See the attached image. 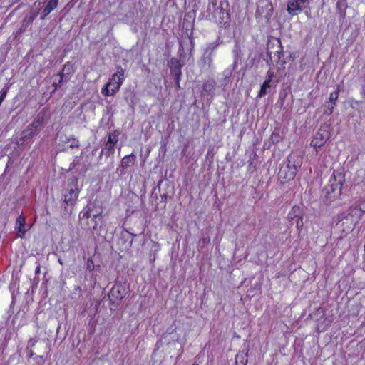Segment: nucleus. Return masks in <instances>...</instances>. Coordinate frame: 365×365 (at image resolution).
Wrapping results in <instances>:
<instances>
[{"label": "nucleus", "instance_id": "obj_43", "mask_svg": "<svg viewBox=\"0 0 365 365\" xmlns=\"http://www.w3.org/2000/svg\"><path fill=\"white\" fill-rule=\"evenodd\" d=\"M102 211L99 210H94L93 212L91 214V219L102 220Z\"/></svg>", "mask_w": 365, "mask_h": 365}, {"label": "nucleus", "instance_id": "obj_24", "mask_svg": "<svg viewBox=\"0 0 365 365\" xmlns=\"http://www.w3.org/2000/svg\"><path fill=\"white\" fill-rule=\"evenodd\" d=\"M101 224L102 220L91 219L90 222L87 220V225L92 230L93 233H96L98 236L101 235Z\"/></svg>", "mask_w": 365, "mask_h": 365}, {"label": "nucleus", "instance_id": "obj_41", "mask_svg": "<svg viewBox=\"0 0 365 365\" xmlns=\"http://www.w3.org/2000/svg\"><path fill=\"white\" fill-rule=\"evenodd\" d=\"M105 155L108 158L110 155H113L115 152V146L110 144H106L105 146Z\"/></svg>", "mask_w": 365, "mask_h": 365}, {"label": "nucleus", "instance_id": "obj_9", "mask_svg": "<svg viewBox=\"0 0 365 365\" xmlns=\"http://www.w3.org/2000/svg\"><path fill=\"white\" fill-rule=\"evenodd\" d=\"M72 182L74 187L68 190V193L64 195V203L70 205H76V200L78 197L79 189L78 187V179L74 177L72 179Z\"/></svg>", "mask_w": 365, "mask_h": 365}, {"label": "nucleus", "instance_id": "obj_45", "mask_svg": "<svg viewBox=\"0 0 365 365\" xmlns=\"http://www.w3.org/2000/svg\"><path fill=\"white\" fill-rule=\"evenodd\" d=\"M79 164V157H76L75 159L71 163L68 169L66 170V172H70L73 169L76 168Z\"/></svg>", "mask_w": 365, "mask_h": 365}, {"label": "nucleus", "instance_id": "obj_32", "mask_svg": "<svg viewBox=\"0 0 365 365\" xmlns=\"http://www.w3.org/2000/svg\"><path fill=\"white\" fill-rule=\"evenodd\" d=\"M75 205L65 204L63 202V210L61 212V216L63 218H67L69 217L73 212V207Z\"/></svg>", "mask_w": 365, "mask_h": 365}, {"label": "nucleus", "instance_id": "obj_58", "mask_svg": "<svg viewBox=\"0 0 365 365\" xmlns=\"http://www.w3.org/2000/svg\"><path fill=\"white\" fill-rule=\"evenodd\" d=\"M272 62L274 61V59H275L276 58H277V56H278V53H272Z\"/></svg>", "mask_w": 365, "mask_h": 365}, {"label": "nucleus", "instance_id": "obj_57", "mask_svg": "<svg viewBox=\"0 0 365 365\" xmlns=\"http://www.w3.org/2000/svg\"><path fill=\"white\" fill-rule=\"evenodd\" d=\"M214 155L213 153H212V151L210 150H208L207 153V158H209V156H210L211 158H212Z\"/></svg>", "mask_w": 365, "mask_h": 365}, {"label": "nucleus", "instance_id": "obj_44", "mask_svg": "<svg viewBox=\"0 0 365 365\" xmlns=\"http://www.w3.org/2000/svg\"><path fill=\"white\" fill-rule=\"evenodd\" d=\"M281 137L278 132L274 131L271 135V140L273 143H277L279 142Z\"/></svg>", "mask_w": 365, "mask_h": 365}, {"label": "nucleus", "instance_id": "obj_26", "mask_svg": "<svg viewBox=\"0 0 365 365\" xmlns=\"http://www.w3.org/2000/svg\"><path fill=\"white\" fill-rule=\"evenodd\" d=\"M212 54H207V53L204 51V53L200 58V66L202 69H208L210 68L212 63Z\"/></svg>", "mask_w": 365, "mask_h": 365}, {"label": "nucleus", "instance_id": "obj_3", "mask_svg": "<svg viewBox=\"0 0 365 365\" xmlns=\"http://www.w3.org/2000/svg\"><path fill=\"white\" fill-rule=\"evenodd\" d=\"M174 331L175 329H172L170 332L163 334L160 339L158 340L156 343V349H160V348H163V351H164V345H165L168 348L172 346L175 348H178V356H180L183 352V348L179 344L178 335ZM167 350L168 349H165V351Z\"/></svg>", "mask_w": 365, "mask_h": 365}, {"label": "nucleus", "instance_id": "obj_8", "mask_svg": "<svg viewBox=\"0 0 365 365\" xmlns=\"http://www.w3.org/2000/svg\"><path fill=\"white\" fill-rule=\"evenodd\" d=\"M136 162V155L133 153L125 155L121 160L120 165L116 169V174L118 177H122L125 175V170L130 166L133 165Z\"/></svg>", "mask_w": 365, "mask_h": 365}, {"label": "nucleus", "instance_id": "obj_53", "mask_svg": "<svg viewBox=\"0 0 365 365\" xmlns=\"http://www.w3.org/2000/svg\"><path fill=\"white\" fill-rule=\"evenodd\" d=\"M173 78H174V81L175 82L176 88L180 89V79H181V76H179L178 78V77H173Z\"/></svg>", "mask_w": 365, "mask_h": 365}, {"label": "nucleus", "instance_id": "obj_25", "mask_svg": "<svg viewBox=\"0 0 365 365\" xmlns=\"http://www.w3.org/2000/svg\"><path fill=\"white\" fill-rule=\"evenodd\" d=\"M299 215H304V210L298 205L293 206L287 215V218L292 225H294V220Z\"/></svg>", "mask_w": 365, "mask_h": 365}, {"label": "nucleus", "instance_id": "obj_63", "mask_svg": "<svg viewBox=\"0 0 365 365\" xmlns=\"http://www.w3.org/2000/svg\"><path fill=\"white\" fill-rule=\"evenodd\" d=\"M192 365H199L197 363H193Z\"/></svg>", "mask_w": 365, "mask_h": 365}, {"label": "nucleus", "instance_id": "obj_48", "mask_svg": "<svg viewBox=\"0 0 365 365\" xmlns=\"http://www.w3.org/2000/svg\"><path fill=\"white\" fill-rule=\"evenodd\" d=\"M188 35V38H189V40H190V52H192V51L193 50L194 48V39H193V37H192V31L190 32V34H187Z\"/></svg>", "mask_w": 365, "mask_h": 365}, {"label": "nucleus", "instance_id": "obj_23", "mask_svg": "<svg viewBox=\"0 0 365 365\" xmlns=\"http://www.w3.org/2000/svg\"><path fill=\"white\" fill-rule=\"evenodd\" d=\"M58 4V0H49L46 7L43 9L40 19L43 20L53 10H54Z\"/></svg>", "mask_w": 365, "mask_h": 365}, {"label": "nucleus", "instance_id": "obj_54", "mask_svg": "<svg viewBox=\"0 0 365 365\" xmlns=\"http://www.w3.org/2000/svg\"><path fill=\"white\" fill-rule=\"evenodd\" d=\"M62 83H63L62 79H60L58 83L54 82L53 83V86H54L55 90H57L58 88H60L61 86V85H62Z\"/></svg>", "mask_w": 365, "mask_h": 365}, {"label": "nucleus", "instance_id": "obj_42", "mask_svg": "<svg viewBox=\"0 0 365 365\" xmlns=\"http://www.w3.org/2000/svg\"><path fill=\"white\" fill-rule=\"evenodd\" d=\"M66 142H71V145H70L71 148H77L80 146L78 139L73 136L67 138Z\"/></svg>", "mask_w": 365, "mask_h": 365}, {"label": "nucleus", "instance_id": "obj_7", "mask_svg": "<svg viewBox=\"0 0 365 365\" xmlns=\"http://www.w3.org/2000/svg\"><path fill=\"white\" fill-rule=\"evenodd\" d=\"M329 135H330L328 130L327 129V126L321 127L317 132L315 136L312 140L310 145L315 148H321L329 138Z\"/></svg>", "mask_w": 365, "mask_h": 365}, {"label": "nucleus", "instance_id": "obj_19", "mask_svg": "<svg viewBox=\"0 0 365 365\" xmlns=\"http://www.w3.org/2000/svg\"><path fill=\"white\" fill-rule=\"evenodd\" d=\"M300 0H289L287 3V12L292 16L297 15L302 11Z\"/></svg>", "mask_w": 365, "mask_h": 365}, {"label": "nucleus", "instance_id": "obj_51", "mask_svg": "<svg viewBox=\"0 0 365 365\" xmlns=\"http://www.w3.org/2000/svg\"><path fill=\"white\" fill-rule=\"evenodd\" d=\"M113 167H114V160L112 158L110 163L107 165V167L105 168L104 170L109 171V170H112L113 168Z\"/></svg>", "mask_w": 365, "mask_h": 365}, {"label": "nucleus", "instance_id": "obj_13", "mask_svg": "<svg viewBox=\"0 0 365 365\" xmlns=\"http://www.w3.org/2000/svg\"><path fill=\"white\" fill-rule=\"evenodd\" d=\"M281 43V41L279 38L268 41L267 44V53L269 60H267V63H272V53H279L277 49L279 48Z\"/></svg>", "mask_w": 365, "mask_h": 365}, {"label": "nucleus", "instance_id": "obj_61", "mask_svg": "<svg viewBox=\"0 0 365 365\" xmlns=\"http://www.w3.org/2000/svg\"><path fill=\"white\" fill-rule=\"evenodd\" d=\"M307 1V0H300V2L302 3V4H304Z\"/></svg>", "mask_w": 365, "mask_h": 365}, {"label": "nucleus", "instance_id": "obj_37", "mask_svg": "<svg viewBox=\"0 0 365 365\" xmlns=\"http://www.w3.org/2000/svg\"><path fill=\"white\" fill-rule=\"evenodd\" d=\"M340 91H341L340 86H337L336 90L330 94L329 101H327L336 106V102L339 98V94Z\"/></svg>", "mask_w": 365, "mask_h": 365}, {"label": "nucleus", "instance_id": "obj_62", "mask_svg": "<svg viewBox=\"0 0 365 365\" xmlns=\"http://www.w3.org/2000/svg\"><path fill=\"white\" fill-rule=\"evenodd\" d=\"M354 103L359 105V104L361 103V102L360 101H355Z\"/></svg>", "mask_w": 365, "mask_h": 365}, {"label": "nucleus", "instance_id": "obj_22", "mask_svg": "<svg viewBox=\"0 0 365 365\" xmlns=\"http://www.w3.org/2000/svg\"><path fill=\"white\" fill-rule=\"evenodd\" d=\"M277 86V83L274 81H271L270 79H265L262 85L261 86L260 90L257 94L258 98H262L267 95L269 93L268 89L271 88L272 86L275 87Z\"/></svg>", "mask_w": 365, "mask_h": 365}, {"label": "nucleus", "instance_id": "obj_38", "mask_svg": "<svg viewBox=\"0 0 365 365\" xmlns=\"http://www.w3.org/2000/svg\"><path fill=\"white\" fill-rule=\"evenodd\" d=\"M38 14V11H34L29 16H26L24 19L23 24L25 25L26 26H29L37 17Z\"/></svg>", "mask_w": 365, "mask_h": 365}, {"label": "nucleus", "instance_id": "obj_35", "mask_svg": "<svg viewBox=\"0 0 365 365\" xmlns=\"http://www.w3.org/2000/svg\"><path fill=\"white\" fill-rule=\"evenodd\" d=\"M277 51H279L278 56L277 58L274 59V62H275L277 64H280L281 66H283L284 64H285L286 61L284 58V53L282 44L280 45L279 48L277 49Z\"/></svg>", "mask_w": 365, "mask_h": 365}, {"label": "nucleus", "instance_id": "obj_15", "mask_svg": "<svg viewBox=\"0 0 365 365\" xmlns=\"http://www.w3.org/2000/svg\"><path fill=\"white\" fill-rule=\"evenodd\" d=\"M217 86L214 79H208L202 85V95L213 96Z\"/></svg>", "mask_w": 365, "mask_h": 365}, {"label": "nucleus", "instance_id": "obj_14", "mask_svg": "<svg viewBox=\"0 0 365 365\" xmlns=\"http://www.w3.org/2000/svg\"><path fill=\"white\" fill-rule=\"evenodd\" d=\"M37 134L38 133L35 130L28 125L26 128L21 131L20 137L17 139V144L22 145L24 143L30 140Z\"/></svg>", "mask_w": 365, "mask_h": 365}, {"label": "nucleus", "instance_id": "obj_60", "mask_svg": "<svg viewBox=\"0 0 365 365\" xmlns=\"http://www.w3.org/2000/svg\"><path fill=\"white\" fill-rule=\"evenodd\" d=\"M105 148L103 149L101 153H100V155H103V154H105V151H104Z\"/></svg>", "mask_w": 365, "mask_h": 365}, {"label": "nucleus", "instance_id": "obj_5", "mask_svg": "<svg viewBox=\"0 0 365 365\" xmlns=\"http://www.w3.org/2000/svg\"><path fill=\"white\" fill-rule=\"evenodd\" d=\"M284 164L291 169V173L288 174L287 178H294L298 169L302 166V158L297 153H291L288 155Z\"/></svg>", "mask_w": 365, "mask_h": 365}, {"label": "nucleus", "instance_id": "obj_17", "mask_svg": "<svg viewBox=\"0 0 365 365\" xmlns=\"http://www.w3.org/2000/svg\"><path fill=\"white\" fill-rule=\"evenodd\" d=\"M116 68V73L113 75L108 83H112L115 87L116 86V84L119 83L120 87L124 78V70L120 66H117ZM110 87L113 88V86H110Z\"/></svg>", "mask_w": 365, "mask_h": 365}, {"label": "nucleus", "instance_id": "obj_16", "mask_svg": "<svg viewBox=\"0 0 365 365\" xmlns=\"http://www.w3.org/2000/svg\"><path fill=\"white\" fill-rule=\"evenodd\" d=\"M136 236L128 231L125 230L121 233V236L118 243H122L123 249L128 250L133 245V237Z\"/></svg>", "mask_w": 365, "mask_h": 365}, {"label": "nucleus", "instance_id": "obj_29", "mask_svg": "<svg viewBox=\"0 0 365 365\" xmlns=\"http://www.w3.org/2000/svg\"><path fill=\"white\" fill-rule=\"evenodd\" d=\"M347 8V4L346 0H339L336 3V9L339 15V18L344 20L346 16V9Z\"/></svg>", "mask_w": 365, "mask_h": 365}, {"label": "nucleus", "instance_id": "obj_30", "mask_svg": "<svg viewBox=\"0 0 365 365\" xmlns=\"http://www.w3.org/2000/svg\"><path fill=\"white\" fill-rule=\"evenodd\" d=\"M25 217L23 215H20L16 218V228L18 232L21 233V235H24L26 231L25 229Z\"/></svg>", "mask_w": 365, "mask_h": 365}, {"label": "nucleus", "instance_id": "obj_49", "mask_svg": "<svg viewBox=\"0 0 365 365\" xmlns=\"http://www.w3.org/2000/svg\"><path fill=\"white\" fill-rule=\"evenodd\" d=\"M6 94H7V90L6 89H3L0 92V101L2 103L6 96Z\"/></svg>", "mask_w": 365, "mask_h": 365}, {"label": "nucleus", "instance_id": "obj_50", "mask_svg": "<svg viewBox=\"0 0 365 365\" xmlns=\"http://www.w3.org/2000/svg\"><path fill=\"white\" fill-rule=\"evenodd\" d=\"M6 94H7V90L6 89H3L0 92V101L2 103L6 96Z\"/></svg>", "mask_w": 365, "mask_h": 365}, {"label": "nucleus", "instance_id": "obj_40", "mask_svg": "<svg viewBox=\"0 0 365 365\" xmlns=\"http://www.w3.org/2000/svg\"><path fill=\"white\" fill-rule=\"evenodd\" d=\"M303 217L304 215H299V217H297L294 220V224L296 225V227L299 231H300L304 226Z\"/></svg>", "mask_w": 365, "mask_h": 365}, {"label": "nucleus", "instance_id": "obj_11", "mask_svg": "<svg viewBox=\"0 0 365 365\" xmlns=\"http://www.w3.org/2000/svg\"><path fill=\"white\" fill-rule=\"evenodd\" d=\"M46 113V111L45 109L41 110L37 113L32 123L29 125V126L35 130L37 133H38V132L41 130L45 126Z\"/></svg>", "mask_w": 365, "mask_h": 365}, {"label": "nucleus", "instance_id": "obj_46", "mask_svg": "<svg viewBox=\"0 0 365 365\" xmlns=\"http://www.w3.org/2000/svg\"><path fill=\"white\" fill-rule=\"evenodd\" d=\"M86 268L90 272L93 271L95 269V264L92 259L90 258L87 260L86 264Z\"/></svg>", "mask_w": 365, "mask_h": 365}, {"label": "nucleus", "instance_id": "obj_39", "mask_svg": "<svg viewBox=\"0 0 365 365\" xmlns=\"http://www.w3.org/2000/svg\"><path fill=\"white\" fill-rule=\"evenodd\" d=\"M219 45L220 43L217 41L210 43L205 49V52L207 53V54L213 55L214 51L217 48Z\"/></svg>", "mask_w": 365, "mask_h": 365}, {"label": "nucleus", "instance_id": "obj_10", "mask_svg": "<svg viewBox=\"0 0 365 365\" xmlns=\"http://www.w3.org/2000/svg\"><path fill=\"white\" fill-rule=\"evenodd\" d=\"M224 4L227 6V4L223 3L222 1L220 2L219 6H217V2H212V6L214 8L213 14L215 17H218L220 20V22L226 23L230 19V14L228 11L223 7Z\"/></svg>", "mask_w": 365, "mask_h": 365}, {"label": "nucleus", "instance_id": "obj_36", "mask_svg": "<svg viewBox=\"0 0 365 365\" xmlns=\"http://www.w3.org/2000/svg\"><path fill=\"white\" fill-rule=\"evenodd\" d=\"M323 108H324L323 113L327 116H329L333 113L334 108H335V105H333L331 103L325 101L323 105Z\"/></svg>", "mask_w": 365, "mask_h": 365}, {"label": "nucleus", "instance_id": "obj_34", "mask_svg": "<svg viewBox=\"0 0 365 365\" xmlns=\"http://www.w3.org/2000/svg\"><path fill=\"white\" fill-rule=\"evenodd\" d=\"M291 173V169L287 166L285 164H284L281 168H280V170L279 171V175L280 178H284L287 180H293L294 178H288V174Z\"/></svg>", "mask_w": 365, "mask_h": 365}, {"label": "nucleus", "instance_id": "obj_33", "mask_svg": "<svg viewBox=\"0 0 365 365\" xmlns=\"http://www.w3.org/2000/svg\"><path fill=\"white\" fill-rule=\"evenodd\" d=\"M119 135L120 132L118 130H115L113 132L110 133L108 137L107 144L113 145L115 146V145L118 141Z\"/></svg>", "mask_w": 365, "mask_h": 365}, {"label": "nucleus", "instance_id": "obj_18", "mask_svg": "<svg viewBox=\"0 0 365 365\" xmlns=\"http://www.w3.org/2000/svg\"><path fill=\"white\" fill-rule=\"evenodd\" d=\"M232 53L234 56V61L232 64V70H235L237 66L241 63V58L242 56V52L239 41H235V46L232 49Z\"/></svg>", "mask_w": 365, "mask_h": 365}, {"label": "nucleus", "instance_id": "obj_27", "mask_svg": "<svg viewBox=\"0 0 365 365\" xmlns=\"http://www.w3.org/2000/svg\"><path fill=\"white\" fill-rule=\"evenodd\" d=\"M110 86H113L112 83H106L101 90L102 94L104 96H113L114 95L119 89H120V84H116V86L110 87Z\"/></svg>", "mask_w": 365, "mask_h": 365}, {"label": "nucleus", "instance_id": "obj_52", "mask_svg": "<svg viewBox=\"0 0 365 365\" xmlns=\"http://www.w3.org/2000/svg\"><path fill=\"white\" fill-rule=\"evenodd\" d=\"M66 67H67V64H65V65L63 66V68L62 71L58 73V76H59L61 77V78H60V79H62V80H63V77H64V76H65V74H64V71H65V70L66 69Z\"/></svg>", "mask_w": 365, "mask_h": 365}, {"label": "nucleus", "instance_id": "obj_6", "mask_svg": "<svg viewBox=\"0 0 365 365\" xmlns=\"http://www.w3.org/2000/svg\"><path fill=\"white\" fill-rule=\"evenodd\" d=\"M273 14V6L271 0H260L257 4L256 16L266 19L267 21Z\"/></svg>", "mask_w": 365, "mask_h": 365}, {"label": "nucleus", "instance_id": "obj_1", "mask_svg": "<svg viewBox=\"0 0 365 365\" xmlns=\"http://www.w3.org/2000/svg\"><path fill=\"white\" fill-rule=\"evenodd\" d=\"M345 182V175L340 170H334L327 186L322 191V201L329 205L341 195V190Z\"/></svg>", "mask_w": 365, "mask_h": 365}, {"label": "nucleus", "instance_id": "obj_2", "mask_svg": "<svg viewBox=\"0 0 365 365\" xmlns=\"http://www.w3.org/2000/svg\"><path fill=\"white\" fill-rule=\"evenodd\" d=\"M363 212L356 207H349L346 211L338 215L336 225H340L342 232H351L359 222Z\"/></svg>", "mask_w": 365, "mask_h": 365}, {"label": "nucleus", "instance_id": "obj_12", "mask_svg": "<svg viewBox=\"0 0 365 365\" xmlns=\"http://www.w3.org/2000/svg\"><path fill=\"white\" fill-rule=\"evenodd\" d=\"M168 66L170 68V73L173 77L182 76V68L183 65L176 58H171L168 61Z\"/></svg>", "mask_w": 365, "mask_h": 365}, {"label": "nucleus", "instance_id": "obj_59", "mask_svg": "<svg viewBox=\"0 0 365 365\" xmlns=\"http://www.w3.org/2000/svg\"><path fill=\"white\" fill-rule=\"evenodd\" d=\"M34 354L33 353V351H30L29 355V357H33V356H34Z\"/></svg>", "mask_w": 365, "mask_h": 365}, {"label": "nucleus", "instance_id": "obj_31", "mask_svg": "<svg viewBox=\"0 0 365 365\" xmlns=\"http://www.w3.org/2000/svg\"><path fill=\"white\" fill-rule=\"evenodd\" d=\"M160 245L157 242H152V245L150 251V262H155L156 259L157 252L160 250Z\"/></svg>", "mask_w": 365, "mask_h": 365}, {"label": "nucleus", "instance_id": "obj_20", "mask_svg": "<svg viewBox=\"0 0 365 365\" xmlns=\"http://www.w3.org/2000/svg\"><path fill=\"white\" fill-rule=\"evenodd\" d=\"M96 205L95 203L90 202L80 212L78 217L81 220H88L91 218V214L93 212Z\"/></svg>", "mask_w": 365, "mask_h": 365}, {"label": "nucleus", "instance_id": "obj_21", "mask_svg": "<svg viewBox=\"0 0 365 365\" xmlns=\"http://www.w3.org/2000/svg\"><path fill=\"white\" fill-rule=\"evenodd\" d=\"M196 12L195 10L192 9L187 12L184 16V26H186V30H189V27L192 31L194 27V23L195 20Z\"/></svg>", "mask_w": 365, "mask_h": 365}, {"label": "nucleus", "instance_id": "obj_47", "mask_svg": "<svg viewBox=\"0 0 365 365\" xmlns=\"http://www.w3.org/2000/svg\"><path fill=\"white\" fill-rule=\"evenodd\" d=\"M274 77V73L272 69H269L267 72L266 79H270L271 81H273V78Z\"/></svg>", "mask_w": 365, "mask_h": 365}, {"label": "nucleus", "instance_id": "obj_28", "mask_svg": "<svg viewBox=\"0 0 365 365\" xmlns=\"http://www.w3.org/2000/svg\"><path fill=\"white\" fill-rule=\"evenodd\" d=\"M248 349L240 351L235 356V365H247L248 361Z\"/></svg>", "mask_w": 365, "mask_h": 365}, {"label": "nucleus", "instance_id": "obj_56", "mask_svg": "<svg viewBox=\"0 0 365 365\" xmlns=\"http://www.w3.org/2000/svg\"><path fill=\"white\" fill-rule=\"evenodd\" d=\"M40 270H41V266L40 265H38L37 267L35 269V273L36 274H39L40 273Z\"/></svg>", "mask_w": 365, "mask_h": 365}, {"label": "nucleus", "instance_id": "obj_4", "mask_svg": "<svg viewBox=\"0 0 365 365\" xmlns=\"http://www.w3.org/2000/svg\"><path fill=\"white\" fill-rule=\"evenodd\" d=\"M127 294L128 290L125 285L121 283H115L108 294L110 304L115 307H118Z\"/></svg>", "mask_w": 365, "mask_h": 365}, {"label": "nucleus", "instance_id": "obj_64", "mask_svg": "<svg viewBox=\"0 0 365 365\" xmlns=\"http://www.w3.org/2000/svg\"><path fill=\"white\" fill-rule=\"evenodd\" d=\"M102 158V155H99V157L98 158L101 159Z\"/></svg>", "mask_w": 365, "mask_h": 365}, {"label": "nucleus", "instance_id": "obj_55", "mask_svg": "<svg viewBox=\"0 0 365 365\" xmlns=\"http://www.w3.org/2000/svg\"><path fill=\"white\" fill-rule=\"evenodd\" d=\"M184 52V48H183V46H182V43H180V48H179V50H178V53H180V56L181 57L182 56V53Z\"/></svg>", "mask_w": 365, "mask_h": 365}]
</instances>
